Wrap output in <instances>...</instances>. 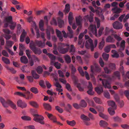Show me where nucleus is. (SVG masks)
Instances as JSON below:
<instances>
[{"instance_id":"1","label":"nucleus","mask_w":129,"mask_h":129,"mask_svg":"<svg viewBox=\"0 0 129 129\" xmlns=\"http://www.w3.org/2000/svg\"><path fill=\"white\" fill-rule=\"evenodd\" d=\"M120 75L119 72L118 71H116L114 72L113 74L111 77H110L105 74L99 75L98 77L99 78V80L102 81V84L105 88H110L111 87V86L108 80L105 79H103L101 78H100V77L102 76V77L103 78H108L110 80H114L117 78L118 79L120 80Z\"/></svg>"},{"instance_id":"2","label":"nucleus","mask_w":129,"mask_h":129,"mask_svg":"<svg viewBox=\"0 0 129 129\" xmlns=\"http://www.w3.org/2000/svg\"><path fill=\"white\" fill-rule=\"evenodd\" d=\"M0 101L4 107L8 108L10 106L13 109H16V105L11 101L9 100H5L3 98L0 97Z\"/></svg>"},{"instance_id":"3","label":"nucleus","mask_w":129,"mask_h":129,"mask_svg":"<svg viewBox=\"0 0 129 129\" xmlns=\"http://www.w3.org/2000/svg\"><path fill=\"white\" fill-rule=\"evenodd\" d=\"M97 43V40L96 39L94 41V46L92 40L91 39H89L88 40H86L85 44V47L87 49L90 48L91 51H93L94 48L96 47Z\"/></svg>"},{"instance_id":"4","label":"nucleus","mask_w":129,"mask_h":129,"mask_svg":"<svg viewBox=\"0 0 129 129\" xmlns=\"http://www.w3.org/2000/svg\"><path fill=\"white\" fill-rule=\"evenodd\" d=\"M91 72L92 74H90L91 77L93 78L94 75L100 72L101 71V69L100 66L97 64H95L94 67L91 66L90 67Z\"/></svg>"},{"instance_id":"5","label":"nucleus","mask_w":129,"mask_h":129,"mask_svg":"<svg viewBox=\"0 0 129 129\" xmlns=\"http://www.w3.org/2000/svg\"><path fill=\"white\" fill-rule=\"evenodd\" d=\"M58 45V49L60 53L64 54L68 51V48L66 47L68 45L62 43H59Z\"/></svg>"},{"instance_id":"6","label":"nucleus","mask_w":129,"mask_h":129,"mask_svg":"<svg viewBox=\"0 0 129 129\" xmlns=\"http://www.w3.org/2000/svg\"><path fill=\"white\" fill-rule=\"evenodd\" d=\"M14 94L23 96L27 100L31 99L33 96V94L30 93V92L29 91H27L26 92V94L19 92H16L14 93Z\"/></svg>"},{"instance_id":"7","label":"nucleus","mask_w":129,"mask_h":129,"mask_svg":"<svg viewBox=\"0 0 129 129\" xmlns=\"http://www.w3.org/2000/svg\"><path fill=\"white\" fill-rule=\"evenodd\" d=\"M33 115L34 117L33 119L34 120L39 122L41 124H44V122L43 121L44 118L43 116L37 114H33Z\"/></svg>"},{"instance_id":"8","label":"nucleus","mask_w":129,"mask_h":129,"mask_svg":"<svg viewBox=\"0 0 129 129\" xmlns=\"http://www.w3.org/2000/svg\"><path fill=\"white\" fill-rule=\"evenodd\" d=\"M88 28L90 31L89 32V34L91 37H92V34L90 33V32H91L96 37H98L96 28L95 25H90Z\"/></svg>"},{"instance_id":"9","label":"nucleus","mask_w":129,"mask_h":129,"mask_svg":"<svg viewBox=\"0 0 129 129\" xmlns=\"http://www.w3.org/2000/svg\"><path fill=\"white\" fill-rule=\"evenodd\" d=\"M115 68V65L114 63H110L108 68L107 67H105L104 70L105 73L107 74L110 73L112 70H114Z\"/></svg>"},{"instance_id":"10","label":"nucleus","mask_w":129,"mask_h":129,"mask_svg":"<svg viewBox=\"0 0 129 129\" xmlns=\"http://www.w3.org/2000/svg\"><path fill=\"white\" fill-rule=\"evenodd\" d=\"M93 15L92 13L90 12V15L85 16L84 19L85 21H88L90 23L92 22L93 21Z\"/></svg>"},{"instance_id":"11","label":"nucleus","mask_w":129,"mask_h":129,"mask_svg":"<svg viewBox=\"0 0 129 129\" xmlns=\"http://www.w3.org/2000/svg\"><path fill=\"white\" fill-rule=\"evenodd\" d=\"M113 27L116 29H119L122 28V23L118 21H116L113 24Z\"/></svg>"},{"instance_id":"12","label":"nucleus","mask_w":129,"mask_h":129,"mask_svg":"<svg viewBox=\"0 0 129 129\" xmlns=\"http://www.w3.org/2000/svg\"><path fill=\"white\" fill-rule=\"evenodd\" d=\"M88 85L87 86V88L88 90L87 92L88 94L91 95H93L94 92L93 91V87L92 84L90 82H88Z\"/></svg>"},{"instance_id":"13","label":"nucleus","mask_w":129,"mask_h":129,"mask_svg":"<svg viewBox=\"0 0 129 129\" xmlns=\"http://www.w3.org/2000/svg\"><path fill=\"white\" fill-rule=\"evenodd\" d=\"M17 104L18 106L23 108H26L27 106L26 104L24 102H23L21 100H20L18 101Z\"/></svg>"},{"instance_id":"14","label":"nucleus","mask_w":129,"mask_h":129,"mask_svg":"<svg viewBox=\"0 0 129 129\" xmlns=\"http://www.w3.org/2000/svg\"><path fill=\"white\" fill-rule=\"evenodd\" d=\"M30 49L35 54H40L42 52V51L40 48L36 47L35 46L31 48Z\"/></svg>"},{"instance_id":"15","label":"nucleus","mask_w":129,"mask_h":129,"mask_svg":"<svg viewBox=\"0 0 129 129\" xmlns=\"http://www.w3.org/2000/svg\"><path fill=\"white\" fill-rule=\"evenodd\" d=\"M35 43L36 45L38 47L43 48L45 46L44 42H42L41 41H38L36 40L35 41Z\"/></svg>"},{"instance_id":"16","label":"nucleus","mask_w":129,"mask_h":129,"mask_svg":"<svg viewBox=\"0 0 129 129\" xmlns=\"http://www.w3.org/2000/svg\"><path fill=\"white\" fill-rule=\"evenodd\" d=\"M45 113L47 115L49 118L53 121V122H56V119L55 116L47 112H45Z\"/></svg>"},{"instance_id":"17","label":"nucleus","mask_w":129,"mask_h":129,"mask_svg":"<svg viewBox=\"0 0 129 129\" xmlns=\"http://www.w3.org/2000/svg\"><path fill=\"white\" fill-rule=\"evenodd\" d=\"M111 10L114 13L119 14L121 12L122 10L120 8H118L117 7H116L112 8Z\"/></svg>"},{"instance_id":"18","label":"nucleus","mask_w":129,"mask_h":129,"mask_svg":"<svg viewBox=\"0 0 129 129\" xmlns=\"http://www.w3.org/2000/svg\"><path fill=\"white\" fill-rule=\"evenodd\" d=\"M82 21V18L80 16L76 17V21L77 25L79 26H81V23Z\"/></svg>"},{"instance_id":"19","label":"nucleus","mask_w":129,"mask_h":129,"mask_svg":"<svg viewBox=\"0 0 129 129\" xmlns=\"http://www.w3.org/2000/svg\"><path fill=\"white\" fill-rule=\"evenodd\" d=\"M106 41L107 42L113 43L115 42V40L113 36H109L107 38Z\"/></svg>"},{"instance_id":"20","label":"nucleus","mask_w":129,"mask_h":129,"mask_svg":"<svg viewBox=\"0 0 129 129\" xmlns=\"http://www.w3.org/2000/svg\"><path fill=\"white\" fill-rule=\"evenodd\" d=\"M47 55L48 56L49 58L51 59V64H52L54 62L55 60L56 59V57L50 53H48Z\"/></svg>"},{"instance_id":"21","label":"nucleus","mask_w":129,"mask_h":129,"mask_svg":"<svg viewBox=\"0 0 129 129\" xmlns=\"http://www.w3.org/2000/svg\"><path fill=\"white\" fill-rule=\"evenodd\" d=\"M73 19V14L71 12H70L68 16V20L70 25H71L72 23V21Z\"/></svg>"},{"instance_id":"22","label":"nucleus","mask_w":129,"mask_h":129,"mask_svg":"<svg viewBox=\"0 0 129 129\" xmlns=\"http://www.w3.org/2000/svg\"><path fill=\"white\" fill-rule=\"evenodd\" d=\"M95 89V91L99 94H101L103 91V88L102 87H96Z\"/></svg>"},{"instance_id":"23","label":"nucleus","mask_w":129,"mask_h":129,"mask_svg":"<svg viewBox=\"0 0 129 129\" xmlns=\"http://www.w3.org/2000/svg\"><path fill=\"white\" fill-rule=\"evenodd\" d=\"M99 125L101 127H106L108 125V124L106 122L102 120L100 122Z\"/></svg>"},{"instance_id":"24","label":"nucleus","mask_w":129,"mask_h":129,"mask_svg":"<svg viewBox=\"0 0 129 129\" xmlns=\"http://www.w3.org/2000/svg\"><path fill=\"white\" fill-rule=\"evenodd\" d=\"M64 57L67 63H70L71 61L70 56L68 55H66L64 56Z\"/></svg>"},{"instance_id":"25","label":"nucleus","mask_w":129,"mask_h":129,"mask_svg":"<svg viewBox=\"0 0 129 129\" xmlns=\"http://www.w3.org/2000/svg\"><path fill=\"white\" fill-rule=\"evenodd\" d=\"M68 30L69 32V34H68V36L70 38H72L73 37V32L71 28L69 26L68 27Z\"/></svg>"},{"instance_id":"26","label":"nucleus","mask_w":129,"mask_h":129,"mask_svg":"<svg viewBox=\"0 0 129 129\" xmlns=\"http://www.w3.org/2000/svg\"><path fill=\"white\" fill-rule=\"evenodd\" d=\"M20 60L22 62L24 63H27L28 62V59L25 56H23L21 57Z\"/></svg>"},{"instance_id":"27","label":"nucleus","mask_w":129,"mask_h":129,"mask_svg":"<svg viewBox=\"0 0 129 129\" xmlns=\"http://www.w3.org/2000/svg\"><path fill=\"white\" fill-rule=\"evenodd\" d=\"M70 68L71 69L72 74L73 75H74L76 71V68L72 64H71L70 65Z\"/></svg>"},{"instance_id":"28","label":"nucleus","mask_w":129,"mask_h":129,"mask_svg":"<svg viewBox=\"0 0 129 129\" xmlns=\"http://www.w3.org/2000/svg\"><path fill=\"white\" fill-rule=\"evenodd\" d=\"M43 106L45 109L47 110H51V107L50 105L48 104L44 103L43 104Z\"/></svg>"},{"instance_id":"29","label":"nucleus","mask_w":129,"mask_h":129,"mask_svg":"<svg viewBox=\"0 0 129 129\" xmlns=\"http://www.w3.org/2000/svg\"><path fill=\"white\" fill-rule=\"evenodd\" d=\"M58 25L59 27L61 28L63 27L64 24V21L60 19H59L58 21Z\"/></svg>"},{"instance_id":"30","label":"nucleus","mask_w":129,"mask_h":129,"mask_svg":"<svg viewBox=\"0 0 129 129\" xmlns=\"http://www.w3.org/2000/svg\"><path fill=\"white\" fill-rule=\"evenodd\" d=\"M56 32L57 36L59 38V39L60 40H62V36L61 31L58 29H56Z\"/></svg>"},{"instance_id":"31","label":"nucleus","mask_w":129,"mask_h":129,"mask_svg":"<svg viewBox=\"0 0 129 129\" xmlns=\"http://www.w3.org/2000/svg\"><path fill=\"white\" fill-rule=\"evenodd\" d=\"M66 121L68 124L72 126H74L76 124V122L74 120H73L72 121H69L67 120Z\"/></svg>"},{"instance_id":"32","label":"nucleus","mask_w":129,"mask_h":129,"mask_svg":"<svg viewBox=\"0 0 129 129\" xmlns=\"http://www.w3.org/2000/svg\"><path fill=\"white\" fill-rule=\"evenodd\" d=\"M32 76L33 77L36 79H37L39 78V75L37 74L35 72V71L34 70H32L31 72Z\"/></svg>"},{"instance_id":"33","label":"nucleus","mask_w":129,"mask_h":129,"mask_svg":"<svg viewBox=\"0 0 129 129\" xmlns=\"http://www.w3.org/2000/svg\"><path fill=\"white\" fill-rule=\"evenodd\" d=\"M81 118L84 120H86L89 121L90 120V119L89 118H88L84 114H82L80 116Z\"/></svg>"},{"instance_id":"34","label":"nucleus","mask_w":129,"mask_h":129,"mask_svg":"<svg viewBox=\"0 0 129 129\" xmlns=\"http://www.w3.org/2000/svg\"><path fill=\"white\" fill-rule=\"evenodd\" d=\"M80 107H85L87 106V104L84 100H82L80 102Z\"/></svg>"},{"instance_id":"35","label":"nucleus","mask_w":129,"mask_h":129,"mask_svg":"<svg viewBox=\"0 0 129 129\" xmlns=\"http://www.w3.org/2000/svg\"><path fill=\"white\" fill-rule=\"evenodd\" d=\"M125 42L124 41L122 40L120 44V49H119L120 51L123 50L125 48Z\"/></svg>"},{"instance_id":"36","label":"nucleus","mask_w":129,"mask_h":129,"mask_svg":"<svg viewBox=\"0 0 129 129\" xmlns=\"http://www.w3.org/2000/svg\"><path fill=\"white\" fill-rule=\"evenodd\" d=\"M105 43V40L104 39H102V41L99 44V48L100 49H102L104 46Z\"/></svg>"},{"instance_id":"37","label":"nucleus","mask_w":129,"mask_h":129,"mask_svg":"<svg viewBox=\"0 0 129 129\" xmlns=\"http://www.w3.org/2000/svg\"><path fill=\"white\" fill-rule=\"evenodd\" d=\"M111 52L113 54L112 55V56L113 57H119L118 54L115 50H112Z\"/></svg>"},{"instance_id":"38","label":"nucleus","mask_w":129,"mask_h":129,"mask_svg":"<svg viewBox=\"0 0 129 129\" xmlns=\"http://www.w3.org/2000/svg\"><path fill=\"white\" fill-rule=\"evenodd\" d=\"M2 61L6 64H10V62L9 60L7 58L3 57H2Z\"/></svg>"},{"instance_id":"39","label":"nucleus","mask_w":129,"mask_h":129,"mask_svg":"<svg viewBox=\"0 0 129 129\" xmlns=\"http://www.w3.org/2000/svg\"><path fill=\"white\" fill-rule=\"evenodd\" d=\"M5 21L10 23H13L12 21V17L11 16H9L5 18Z\"/></svg>"},{"instance_id":"40","label":"nucleus","mask_w":129,"mask_h":129,"mask_svg":"<svg viewBox=\"0 0 129 129\" xmlns=\"http://www.w3.org/2000/svg\"><path fill=\"white\" fill-rule=\"evenodd\" d=\"M70 10V5L69 4H67L65 6V10L64 11L65 14L68 13Z\"/></svg>"},{"instance_id":"41","label":"nucleus","mask_w":129,"mask_h":129,"mask_svg":"<svg viewBox=\"0 0 129 129\" xmlns=\"http://www.w3.org/2000/svg\"><path fill=\"white\" fill-rule=\"evenodd\" d=\"M102 56L104 60L107 61L109 58V54L105 53H103L102 54Z\"/></svg>"},{"instance_id":"42","label":"nucleus","mask_w":129,"mask_h":129,"mask_svg":"<svg viewBox=\"0 0 129 129\" xmlns=\"http://www.w3.org/2000/svg\"><path fill=\"white\" fill-rule=\"evenodd\" d=\"M99 115L100 116L104 119L106 120L108 119V117L107 115L104 114L101 112H99Z\"/></svg>"},{"instance_id":"43","label":"nucleus","mask_w":129,"mask_h":129,"mask_svg":"<svg viewBox=\"0 0 129 129\" xmlns=\"http://www.w3.org/2000/svg\"><path fill=\"white\" fill-rule=\"evenodd\" d=\"M108 104L109 106H110L114 108L116 107L115 103L113 101H109L108 102Z\"/></svg>"},{"instance_id":"44","label":"nucleus","mask_w":129,"mask_h":129,"mask_svg":"<svg viewBox=\"0 0 129 129\" xmlns=\"http://www.w3.org/2000/svg\"><path fill=\"white\" fill-rule=\"evenodd\" d=\"M51 65H54V66L57 69H59L60 68L61 64L57 62H54Z\"/></svg>"},{"instance_id":"45","label":"nucleus","mask_w":129,"mask_h":129,"mask_svg":"<svg viewBox=\"0 0 129 129\" xmlns=\"http://www.w3.org/2000/svg\"><path fill=\"white\" fill-rule=\"evenodd\" d=\"M30 91L36 94L38 93V91L37 88L35 87H33L31 88Z\"/></svg>"},{"instance_id":"46","label":"nucleus","mask_w":129,"mask_h":129,"mask_svg":"<svg viewBox=\"0 0 129 129\" xmlns=\"http://www.w3.org/2000/svg\"><path fill=\"white\" fill-rule=\"evenodd\" d=\"M108 110L109 114L111 115H113L115 113L114 110H113L112 108L110 107L108 109Z\"/></svg>"},{"instance_id":"47","label":"nucleus","mask_w":129,"mask_h":129,"mask_svg":"<svg viewBox=\"0 0 129 129\" xmlns=\"http://www.w3.org/2000/svg\"><path fill=\"white\" fill-rule=\"evenodd\" d=\"M78 70L81 75L84 76L85 75V73L83 71L82 69L80 67H79L78 69Z\"/></svg>"},{"instance_id":"48","label":"nucleus","mask_w":129,"mask_h":129,"mask_svg":"<svg viewBox=\"0 0 129 129\" xmlns=\"http://www.w3.org/2000/svg\"><path fill=\"white\" fill-rule=\"evenodd\" d=\"M30 105L36 108H37L38 107V106L36 102L34 101H31L29 102Z\"/></svg>"},{"instance_id":"49","label":"nucleus","mask_w":129,"mask_h":129,"mask_svg":"<svg viewBox=\"0 0 129 129\" xmlns=\"http://www.w3.org/2000/svg\"><path fill=\"white\" fill-rule=\"evenodd\" d=\"M21 118L22 120H31V118L30 117L27 116H22Z\"/></svg>"},{"instance_id":"50","label":"nucleus","mask_w":129,"mask_h":129,"mask_svg":"<svg viewBox=\"0 0 129 129\" xmlns=\"http://www.w3.org/2000/svg\"><path fill=\"white\" fill-rule=\"evenodd\" d=\"M95 21L97 23V27L98 28L100 27V21L97 18L95 17Z\"/></svg>"},{"instance_id":"51","label":"nucleus","mask_w":129,"mask_h":129,"mask_svg":"<svg viewBox=\"0 0 129 129\" xmlns=\"http://www.w3.org/2000/svg\"><path fill=\"white\" fill-rule=\"evenodd\" d=\"M96 14L99 16L103 15V10L102 9H101L100 10V11L96 10Z\"/></svg>"},{"instance_id":"52","label":"nucleus","mask_w":129,"mask_h":129,"mask_svg":"<svg viewBox=\"0 0 129 129\" xmlns=\"http://www.w3.org/2000/svg\"><path fill=\"white\" fill-rule=\"evenodd\" d=\"M37 71L39 74L43 72L42 68L40 66H38L37 69Z\"/></svg>"},{"instance_id":"53","label":"nucleus","mask_w":129,"mask_h":129,"mask_svg":"<svg viewBox=\"0 0 129 129\" xmlns=\"http://www.w3.org/2000/svg\"><path fill=\"white\" fill-rule=\"evenodd\" d=\"M6 43L8 46L11 47L14 44V42L10 41L7 40L6 41Z\"/></svg>"},{"instance_id":"54","label":"nucleus","mask_w":129,"mask_h":129,"mask_svg":"<svg viewBox=\"0 0 129 129\" xmlns=\"http://www.w3.org/2000/svg\"><path fill=\"white\" fill-rule=\"evenodd\" d=\"M46 34L47 38L50 40V30L47 29H46Z\"/></svg>"},{"instance_id":"55","label":"nucleus","mask_w":129,"mask_h":129,"mask_svg":"<svg viewBox=\"0 0 129 129\" xmlns=\"http://www.w3.org/2000/svg\"><path fill=\"white\" fill-rule=\"evenodd\" d=\"M55 108L56 110L60 113H62L63 111V109L62 108H60V107L58 106H56L55 107Z\"/></svg>"},{"instance_id":"56","label":"nucleus","mask_w":129,"mask_h":129,"mask_svg":"<svg viewBox=\"0 0 129 129\" xmlns=\"http://www.w3.org/2000/svg\"><path fill=\"white\" fill-rule=\"evenodd\" d=\"M24 129H36L34 126L29 125L24 127Z\"/></svg>"},{"instance_id":"57","label":"nucleus","mask_w":129,"mask_h":129,"mask_svg":"<svg viewBox=\"0 0 129 129\" xmlns=\"http://www.w3.org/2000/svg\"><path fill=\"white\" fill-rule=\"evenodd\" d=\"M110 47L109 45L106 47L104 49L105 51L107 53H109L110 51Z\"/></svg>"},{"instance_id":"58","label":"nucleus","mask_w":129,"mask_h":129,"mask_svg":"<svg viewBox=\"0 0 129 129\" xmlns=\"http://www.w3.org/2000/svg\"><path fill=\"white\" fill-rule=\"evenodd\" d=\"M66 88L68 91H72V89L71 86L69 83H67L66 84Z\"/></svg>"},{"instance_id":"59","label":"nucleus","mask_w":129,"mask_h":129,"mask_svg":"<svg viewBox=\"0 0 129 129\" xmlns=\"http://www.w3.org/2000/svg\"><path fill=\"white\" fill-rule=\"evenodd\" d=\"M25 52L27 55V56L29 58H31V55H30V53L31 52L29 50H25Z\"/></svg>"},{"instance_id":"60","label":"nucleus","mask_w":129,"mask_h":129,"mask_svg":"<svg viewBox=\"0 0 129 129\" xmlns=\"http://www.w3.org/2000/svg\"><path fill=\"white\" fill-rule=\"evenodd\" d=\"M77 87L80 91H83L84 88L81 87L80 83L78 84Z\"/></svg>"},{"instance_id":"61","label":"nucleus","mask_w":129,"mask_h":129,"mask_svg":"<svg viewBox=\"0 0 129 129\" xmlns=\"http://www.w3.org/2000/svg\"><path fill=\"white\" fill-rule=\"evenodd\" d=\"M113 118L114 121L116 122H120L121 120V118L118 116L114 117Z\"/></svg>"},{"instance_id":"62","label":"nucleus","mask_w":129,"mask_h":129,"mask_svg":"<svg viewBox=\"0 0 129 129\" xmlns=\"http://www.w3.org/2000/svg\"><path fill=\"white\" fill-rule=\"evenodd\" d=\"M67 105L68 107V108L66 107L65 108L67 111L69 112L70 110H71L72 109V106L69 104H68Z\"/></svg>"},{"instance_id":"63","label":"nucleus","mask_w":129,"mask_h":129,"mask_svg":"<svg viewBox=\"0 0 129 129\" xmlns=\"http://www.w3.org/2000/svg\"><path fill=\"white\" fill-rule=\"evenodd\" d=\"M97 109L100 112L102 113L104 110L103 107L100 106H98L97 107Z\"/></svg>"},{"instance_id":"64","label":"nucleus","mask_w":129,"mask_h":129,"mask_svg":"<svg viewBox=\"0 0 129 129\" xmlns=\"http://www.w3.org/2000/svg\"><path fill=\"white\" fill-rule=\"evenodd\" d=\"M2 54L4 56L6 57H8L9 55L8 53L5 50H3L2 52Z\"/></svg>"}]
</instances>
